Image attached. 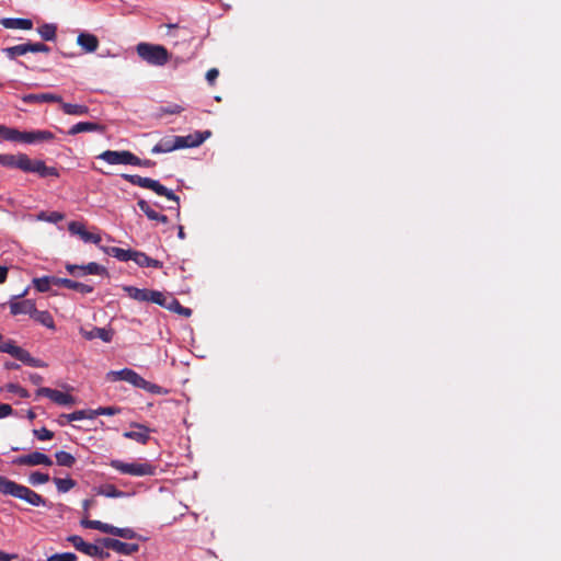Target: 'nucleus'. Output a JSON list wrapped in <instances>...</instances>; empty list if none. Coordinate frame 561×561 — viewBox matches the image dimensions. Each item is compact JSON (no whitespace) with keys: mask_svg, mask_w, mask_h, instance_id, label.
<instances>
[{"mask_svg":"<svg viewBox=\"0 0 561 561\" xmlns=\"http://www.w3.org/2000/svg\"><path fill=\"white\" fill-rule=\"evenodd\" d=\"M55 279H58V277H55V276H44V277H39V278H34L33 279V284H34V287L39 293H46V291H48L50 289L51 285H55Z\"/></svg>","mask_w":561,"mask_h":561,"instance_id":"f704fd0d","label":"nucleus"},{"mask_svg":"<svg viewBox=\"0 0 561 561\" xmlns=\"http://www.w3.org/2000/svg\"><path fill=\"white\" fill-rule=\"evenodd\" d=\"M183 111V107L179 104H172L162 108V112L165 114H180Z\"/></svg>","mask_w":561,"mask_h":561,"instance_id":"5fc2aeb1","label":"nucleus"},{"mask_svg":"<svg viewBox=\"0 0 561 561\" xmlns=\"http://www.w3.org/2000/svg\"><path fill=\"white\" fill-rule=\"evenodd\" d=\"M8 277V268L0 265V284L4 283Z\"/></svg>","mask_w":561,"mask_h":561,"instance_id":"052dcab7","label":"nucleus"},{"mask_svg":"<svg viewBox=\"0 0 561 561\" xmlns=\"http://www.w3.org/2000/svg\"><path fill=\"white\" fill-rule=\"evenodd\" d=\"M66 268L73 276H83L87 274L107 275L106 268L95 262H90L87 265L68 264Z\"/></svg>","mask_w":561,"mask_h":561,"instance_id":"f8f14e48","label":"nucleus"},{"mask_svg":"<svg viewBox=\"0 0 561 561\" xmlns=\"http://www.w3.org/2000/svg\"><path fill=\"white\" fill-rule=\"evenodd\" d=\"M131 165L142 167V168H153L156 165V161L150 159H140L136 154H134V160Z\"/></svg>","mask_w":561,"mask_h":561,"instance_id":"3c124183","label":"nucleus"},{"mask_svg":"<svg viewBox=\"0 0 561 561\" xmlns=\"http://www.w3.org/2000/svg\"><path fill=\"white\" fill-rule=\"evenodd\" d=\"M122 412V409L118 407H100L95 409L96 416L99 415H116Z\"/></svg>","mask_w":561,"mask_h":561,"instance_id":"49530a36","label":"nucleus"},{"mask_svg":"<svg viewBox=\"0 0 561 561\" xmlns=\"http://www.w3.org/2000/svg\"><path fill=\"white\" fill-rule=\"evenodd\" d=\"M0 24L11 30H31L33 27L32 20L21 18H3L0 20Z\"/></svg>","mask_w":561,"mask_h":561,"instance_id":"b1692460","label":"nucleus"},{"mask_svg":"<svg viewBox=\"0 0 561 561\" xmlns=\"http://www.w3.org/2000/svg\"><path fill=\"white\" fill-rule=\"evenodd\" d=\"M219 76V71L217 68H211L206 72V80L210 85H214L216 79Z\"/></svg>","mask_w":561,"mask_h":561,"instance_id":"864d4df0","label":"nucleus"},{"mask_svg":"<svg viewBox=\"0 0 561 561\" xmlns=\"http://www.w3.org/2000/svg\"><path fill=\"white\" fill-rule=\"evenodd\" d=\"M15 462L18 465H22V466H39V465L51 466L53 465L51 459L47 455H45L41 451H33L27 455H22L15 460Z\"/></svg>","mask_w":561,"mask_h":561,"instance_id":"a211bd4d","label":"nucleus"},{"mask_svg":"<svg viewBox=\"0 0 561 561\" xmlns=\"http://www.w3.org/2000/svg\"><path fill=\"white\" fill-rule=\"evenodd\" d=\"M156 221H159L161 224H168L169 222V219L165 215L163 214H159Z\"/></svg>","mask_w":561,"mask_h":561,"instance_id":"e2e57ef3","label":"nucleus"},{"mask_svg":"<svg viewBox=\"0 0 561 561\" xmlns=\"http://www.w3.org/2000/svg\"><path fill=\"white\" fill-rule=\"evenodd\" d=\"M68 230L70 233L79 236L84 242H91L99 244L101 242V236L88 231L83 224L79 221H70L68 224Z\"/></svg>","mask_w":561,"mask_h":561,"instance_id":"f3484780","label":"nucleus"},{"mask_svg":"<svg viewBox=\"0 0 561 561\" xmlns=\"http://www.w3.org/2000/svg\"><path fill=\"white\" fill-rule=\"evenodd\" d=\"M94 505H95V500H93V499H85L82 501V510H83V515H84L83 519H88L89 511Z\"/></svg>","mask_w":561,"mask_h":561,"instance_id":"603ef678","label":"nucleus"},{"mask_svg":"<svg viewBox=\"0 0 561 561\" xmlns=\"http://www.w3.org/2000/svg\"><path fill=\"white\" fill-rule=\"evenodd\" d=\"M122 178L129 182L133 185H137L142 188H148L153 191L159 196H164L169 201L175 203V206H171L170 209H175L178 216L180 215V197L175 195L171 190L162 185L159 181L152 180L150 178H142L137 174H122Z\"/></svg>","mask_w":561,"mask_h":561,"instance_id":"7ed1b4c3","label":"nucleus"},{"mask_svg":"<svg viewBox=\"0 0 561 561\" xmlns=\"http://www.w3.org/2000/svg\"><path fill=\"white\" fill-rule=\"evenodd\" d=\"M60 105L62 112L67 115L82 116L89 113V107L84 104H72L61 101Z\"/></svg>","mask_w":561,"mask_h":561,"instance_id":"c85d7f7f","label":"nucleus"},{"mask_svg":"<svg viewBox=\"0 0 561 561\" xmlns=\"http://www.w3.org/2000/svg\"><path fill=\"white\" fill-rule=\"evenodd\" d=\"M77 556L72 552L56 553L47 558L46 561H77Z\"/></svg>","mask_w":561,"mask_h":561,"instance_id":"c03bdc74","label":"nucleus"},{"mask_svg":"<svg viewBox=\"0 0 561 561\" xmlns=\"http://www.w3.org/2000/svg\"><path fill=\"white\" fill-rule=\"evenodd\" d=\"M133 261L140 267H153L161 268L163 263L159 260L149 257L146 253L140 251H135Z\"/></svg>","mask_w":561,"mask_h":561,"instance_id":"a878e982","label":"nucleus"},{"mask_svg":"<svg viewBox=\"0 0 561 561\" xmlns=\"http://www.w3.org/2000/svg\"><path fill=\"white\" fill-rule=\"evenodd\" d=\"M105 127L101 124L93 122H79L75 124L69 130L68 135L75 136L79 133H90V131H100L104 133Z\"/></svg>","mask_w":561,"mask_h":561,"instance_id":"5701e85b","label":"nucleus"},{"mask_svg":"<svg viewBox=\"0 0 561 561\" xmlns=\"http://www.w3.org/2000/svg\"><path fill=\"white\" fill-rule=\"evenodd\" d=\"M7 390L9 392H12V393H16L19 394L21 398H27L28 397V392L26 389L22 388L21 386L19 385H15V383H9L7 385Z\"/></svg>","mask_w":561,"mask_h":561,"instance_id":"8fccbe9b","label":"nucleus"},{"mask_svg":"<svg viewBox=\"0 0 561 561\" xmlns=\"http://www.w3.org/2000/svg\"><path fill=\"white\" fill-rule=\"evenodd\" d=\"M165 309L186 318L192 314V310L190 308L182 306L181 302L172 296L169 297V304Z\"/></svg>","mask_w":561,"mask_h":561,"instance_id":"72a5a7b5","label":"nucleus"},{"mask_svg":"<svg viewBox=\"0 0 561 561\" xmlns=\"http://www.w3.org/2000/svg\"><path fill=\"white\" fill-rule=\"evenodd\" d=\"M95 552H92L91 557H95V558H99L101 560H104L106 558H108L110 553L104 551L101 547H99L98 545L94 546V549Z\"/></svg>","mask_w":561,"mask_h":561,"instance_id":"6e6d98bb","label":"nucleus"},{"mask_svg":"<svg viewBox=\"0 0 561 561\" xmlns=\"http://www.w3.org/2000/svg\"><path fill=\"white\" fill-rule=\"evenodd\" d=\"M96 493L99 495H103L105 497H113V499L126 496L125 492L118 490L114 484H110V483L99 486L96 490Z\"/></svg>","mask_w":561,"mask_h":561,"instance_id":"7c9ffc66","label":"nucleus"},{"mask_svg":"<svg viewBox=\"0 0 561 561\" xmlns=\"http://www.w3.org/2000/svg\"><path fill=\"white\" fill-rule=\"evenodd\" d=\"M24 295H25V293H23L19 296H14L12 298V300L9 304L11 314H13V316L28 314L30 317H32V314L34 313L35 308H36L35 302L31 299H25L22 301L18 300L20 297H22Z\"/></svg>","mask_w":561,"mask_h":561,"instance_id":"2eb2a0df","label":"nucleus"},{"mask_svg":"<svg viewBox=\"0 0 561 561\" xmlns=\"http://www.w3.org/2000/svg\"><path fill=\"white\" fill-rule=\"evenodd\" d=\"M56 462L58 466L71 468L76 463V457L72 456L70 453L60 450L55 454Z\"/></svg>","mask_w":561,"mask_h":561,"instance_id":"c9c22d12","label":"nucleus"},{"mask_svg":"<svg viewBox=\"0 0 561 561\" xmlns=\"http://www.w3.org/2000/svg\"><path fill=\"white\" fill-rule=\"evenodd\" d=\"M80 332H81L82 336L89 341L94 340V339H100L103 342L108 343L113 339V331L107 330L105 328L94 327L89 331L81 329Z\"/></svg>","mask_w":561,"mask_h":561,"instance_id":"412c9836","label":"nucleus"},{"mask_svg":"<svg viewBox=\"0 0 561 561\" xmlns=\"http://www.w3.org/2000/svg\"><path fill=\"white\" fill-rule=\"evenodd\" d=\"M124 290L134 300H137V301H140V302H148L149 301L150 289L137 288V287H134V286H127V287L124 288Z\"/></svg>","mask_w":561,"mask_h":561,"instance_id":"cd10ccee","label":"nucleus"},{"mask_svg":"<svg viewBox=\"0 0 561 561\" xmlns=\"http://www.w3.org/2000/svg\"><path fill=\"white\" fill-rule=\"evenodd\" d=\"M110 466L121 472L133 477L154 476L157 467L150 462H124L118 459L110 461Z\"/></svg>","mask_w":561,"mask_h":561,"instance_id":"39448f33","label":"nucleus"},{"mask_svg":"<svg viewBox=\"0 0 561 561\" xmlns=\"http://www.w3.org/2000/svg\"><path fill=\"white\" fill-rule=\"evenodd\" d=\"M0 493L23 500L33 506H45L46 500L32 489L0 476Z\"/></svg>","mask_w":561,"mask_h":561,"instance_id":"f03ea898","label":"nucleus"},{"mask_svg":"<svg viewBox=\"0 0 561 561\" xmlns=\"http://www.w3.org/2000/svg\"><path fill=\"white\" fill-rule=\"evenodd\" d=\"M12 412H13V409L10 404L0 403V419L11 415Z\"/></svg>","mask_w":561,"mask_h":561,"instance_id":"4d7b16f0","label":"nucleus"},{"mask_svg":"<svg viewBox=\"0 0 561 561\" xmlns=\"http://www.w3.org/2000/svg\"><path fill=\"white\" fill-rule=\"evenodd\" d=\"M31 318L48 329H55L53 316L46 310L39 311L35 308V311Z\"/></svg>","mask_w":561,"mask_h":561,"instance_id":"2f4dec72","label":"nucleus"},{"mask_svg":"<svg viewBox=\"0 0 561 561\" xmlns=\"http://www.w3.org/2000/svg\"><path fill=\"white\" fill-rule=\"evenodd\" d=\"M55 138L54 134L49 130H32L21 131L20 142L34 144L39 141H49Z\"/></svg>","mask_w":561,"mask_h":561,"instance_id":"6ab92c4d","label":"nucleus"},{"mask_svg":"<svg viewBox=\"0 0 561 561\" xmlns=\"http://www.w3.org/2000/svg\"><path fill=\"white\" fill-rule=\"evenodd\" d=\"M62 219H64V215H62V214H60V213H58V211H53V213L49 215V218H48V220H49L50 222H58V221H60V220H62Z\"/></svg>","mask_w":561,"mask_h":561,"instance_id":"13d9d810","label":"nucleus"},{"mask_svg":"<svg viewBox=\"0 0 561 561\" xmlns=\"http://www.w3.org/2000/svg\"><path fill=\"white\" fill-rule=\"evenodd\" d=\"M141 385L142 386H139L138 388L144 389L150 393H156V394L162 393V387H160L159 385L152 383L150 381H147L144 378L141 379Z\"/></svg>","mask_w":561,"mask_h":561,"instance_id":"a18cd8bd","label":"nucleus"},{"mask_svg":"<svg viewBox=\"0 0 561 561\" xmlns=\"http://www.w3.org/2000/svg\"><path fill=\"white\" fill-rule=\"evenodd\" d=\"M36 394L49 398L59 405H72L76 403V399L71 394L48 387L38 388Z\"/></svg>","mask_w":561,"mask_h":561,"instance_id":"9d476101","label":"nucleus"},{"mask_svg":"<svg viewBox=\"0 0 561 561\" xmlns=\"http://www.w3.org/2000/svg\"><path fill=\"white\" fill-rule=\"evenodd\" d=\"M53 481L60 493H66L77 485V482L71 478H54Z\"/></svg>","mask_w":561,"mask_h":561,"instance_id":"4c0bfd02","label":"nucleus"},{"mask_svg":"<svg viewBox=\"0 0 561 561\" xmlns=\"http://www.w3.org/2000/svg\"><path fill=\"white\" fill-rule=\"evenodd\" d=\"M27 163L28 156L25 153H0V164L3 167L20 169L25 172V169H27Z\"/></svg>","mask_w":561,"mask_h":561,"instance_id":"dca6fc26","label":"nucleus"},{"mask_svg":"<svg viewBox=\"0 0 561 561\" xmlns=\"http://www.w3.org/2000/svg\"><path fill=\"white\" fill-rule=\"evenodd\" d=\"M137 205L139 207V209L145 213V215L148 217V219L150 220H156L158 215L160 213L156 211L150 205L148 202H146L145 199H139L137 202Z\"/></svg>","mask_w":561,"mask_h":561,"instance_id":"79ce46f5","label":"nucleus"},{"mask_svg":"<svg viewBox=\"0 0 561 561\" xmlns=\"http://www.w3.org/2000/svg\"><path fill=\"white\" fill-rule=\"evenodd\" d=\"M168 26H169V27H176V25H175V24H169Z\"/></svg>","mask_w":561,"mask_h":561,"instance_id":"774afa93","label":"nucleus"},{"mask_svg":"<svg viewBox=\"0 0 561 561\" xmlns=\"http://www.w3.org/2000/svg\"><path fill=\"white\" fill-rule=\"evenodd\" d=\"M28 53H49L50 48L43 43H26Z\"/></svg>","mask_w":561,"mask_h":561,"instance_id":"de8ad7c7","label":"nucleus"},{"mask_svg":"<svg viewBox=\"0 0 561 561\" xmlns=\"http://www.w3.org/2000/svg\"><path fill=\"white\" fill-rule=\"evenodd\" d=\"M98 159H101L108 164H130L134 160V153L128 150L114 151V150H105L98 156Z\"/></svg>","mask_w":561,"mask_h":561,"instance_id":"1a4fd4ad","label":"nucleus"},{"mask_svg":"<svg viewBox=\"0 0 561 561\" xmlns=\"http://www.w3.org/2000/svg\"><path fill=\"white\" fill-rule=\"evenodd\" d=\"M22 101L26 104L44 102L61 103V96L54 93L26 94L22 98Z\"/></svg>","mask_w":561,"mask_h":561,"instance_id":"393cba45","label":"nucleus"},{"mask_svg":"<svg viewBox=\"0 0 561 561\" xmlns=\"http://www.w3.org/2000/svg\"><path fill=\"white\" fill-rule=\"evenodd\" d=\"M77 44L85 51V53H94L99 47V38L91 33L82 32L77 37Z\"/></svg>","mask_w":561,"mask_h":561,"instance_id":"aec40b11","label":"nucleus"},{"mask_svg":"<svg viewBox=\"0 0 561 561\" xmlns=\"http://www.w3.org/2000/svg\"><path fill=\"white\" fill-rule=\"evenodd\" d=\"M106 379L111 380V381L123 380V381H126V382L133 385L134 387H137V388L139 386H142L141 385L142 377L130 368H123L121 370H111L107 373Z\"/></svg>","mask_w":561,"mask_h":561,"instance_id":"9b49d317","label":"nucleus"},{"mask_svg":"<svg viewBox=\"0 0 561 561\" xmlns=\"http://www.w3.org/2000/svg\"><path fill=\"white\" fill-rule=\"evenodd\" d=\"M67 541H69L78 551L91 557L92 552H95L93 543L85 542L82 537L78 535H71L67 538Z\"/></svg>","mask_w":561,"mask_h":561,"instance_id":"bb28decb","label":"nucleus"},{"mask_svg":"<svg viewBox=\"0 0 561 561\" xmlns=\"http://www.w3.org/2000/svg\"><path fill=\"white\" fill-rule=\"evenodd\" d=\"M55 285L56 286H61V287H65V288H68V289H72V290H76V291H79L81 294H90L93 291V286L91 285H88V284H83V283H80V282H76V280H72V279H69V278H60L58 277V279H55Z\"/></svg>","mask_w":561,"mask_h":561,"instance_id":"4be33fe9","label":"nucleus"},{"mask_svg":"<svg viewBox=\"0 0 561 561\" xmlns=\"http://www.w3.org/2000/svg\"><path fill=\"white\" fill-rule=\"evenodd\" d=\"M15 558H16L15 554H9V553H5V552L0 550V561H11V560H13Z\"/></svg>","mask_w":561,"mask_h":561,"instance_id":"bf43d9fd","label":"nucleus"},{"mask_svg":"<svg viewBox=\"0 0 561 561\" xmlns=\"http://www.w3.org/2000/svg\"><path fill=\"white\" fill-rule=\"evenodd\" d=\"M148 302H153L163 308H167L169 304V297H167L163 293L159 290L150 289Z\"/></svg>","mask_w":561,"mask_h":561,"instance_id":"a19ab883","label":"nucleus"},{"mask_svg":"<svg viewBox=\"0 0 561 561\" xmlns=\"http://www.w3.org/2000/svg\"><path fill=\"white\" fill-rule=\"evenodd\" d=\"M3 51L5 53V55L9 58L13 59V58H15L18 56H23V55L28 53L27 44L24 43V44L7 47V48L3 49Z\"/></svg>","mask_w":561,"mask_h":561,"instance_id":"ea45409f","label":"nucleus"},{"mask_svg":"<svg viewBox=\"0 0 561 561\" xmlns=\"http://www.w3.org/2000/svg\"><path fill=\"white\" fill-rule=\"evenodd\" d=\"M81 526L89 529L100 530L104 534L117 536L124 539H133L136 537V533L131 528H118L100 520L82 519Z\"/></svg>","mask_w":561,"mask_h":561,"instance_id":"0eeeda50","label":"nucleus"},{"mask_svg":"<svg viewBox=\"0 0 561 561\" xmlns=\"http://www.w3.org/2000/svg\"><path fill=\"white\" fill-rule=\"evenodd\" d=\"M33 434L39 440H49L54 437V433L46 427L34 430Z\"/></svg>","mask_w":561,"mask_h":561,"instance_id":"09e8293b","label":"nucleus"},{"mask_svg":"<svg viewBox=\"0 0 561 561\" xmlns=\"http://www.w3.org/2000/svg\"><path fill=\"white\" fill-rule=\"evenodd\" d=\"M57 26L55 24H43L37 27V33L44 41H54L56 38Z\"/></svg>","mask_w":561,"mask_h":561,"instance_id":"e433bc0d","label":"nucleus"},{"mask_svg":"<svg viewBox=\"0 0 561 561\" xmlns=\"http://www.w3.org/2000/svg\"><path fill=\"white\" fill-rule=\"evenodd\" d=\"M136 50L142 60L153 66H163L170 59L168 49L161 45L139 43Z\"/></svg>","mask_w":561,"mask_h":561,"instance_id":"20e7f679","label":"nucleus"},{"mask_svg":"<svg viewBox=\"0 0 561 561\" xmlns=\"http://www.w3.org/2000/svg\"><path fill=\"white\" fill-rule=\"evenodd\" d=\"M60 417H67V422L72 421H80L83 419H90L93 420L96 417L95 410L88 409V410H78L69 414H62Z\"/></svg>","mask_w":561,"mask_h":561,"instance_id":"473e14b6","label":"nucleus"},{"mask_svg":"<svg viewBox=\"0 0 561 561\" xmlns=\"http://www.w3.org/2000/svg\"><path fill=\"white\" fill-rule=\"evenodd\" d=\"M35 416H36V414L34 413V411H33V410H28V411H27V417H28L30 420H34V419H35Z\"/></svg>","mask_w":561,"mask_h":561,"instance_id":"338daca9","label":"nucleus"},{"mask_svg":"<svg viewBox=\"0 0 561 561\" xmlns=\"http://www.w3.org/2000/svg\"><path fill=\"white\" fill-rule=\"evenodd\" d=\"M49 481V476L39 471L32 472L28 477V482L32 485L44 484Z\"/></svg>","mask_w":561,"mask_h":561,"instance_id":"37998d69","label":"nucleus"},{"mask_svg":"<svg viewBox=\"0 0 561 561\" xmlns=\"http://www.w3.org/2000/svg\"><path fill=\"white\" fill-rule=\"evenodd\" d=\"M5 368L7 369H18V368H20V365L15 364V363H5Z\"/></svg>","mask_w":561,"mask_h":561,"instance_id":"0e129e2a","label":"nucleus"},{"mask_svg":"<svg viewBox=\"0 0 561 561\" xmlns=\"http://www.w3.org/2000/svg\"><path fill=\"white\" fill-rule=\"evenodd\" d=\"M100 543L106 549H111L117 553L126 556L133 554L139 550V546L137 543L124 542L108 537L100 539Z\"/></svg>","mask_w":561,"mask_h":561,"instance_id":"6e6552de","label":"nucleus"},{"mask_svg":"<svg viewBox=\"0 0 561 561\" xmlns=\"http://www.w3.org/2000/svg\"><path fill=\"white\" fill-rule=\"evenodd\" d=\"M130 427L135 428L133 431H126L123 433V436L128 439H133L139 444L146 445L150 439L151 430L141 423H131Z\"/></svg>","mask_w":561,"mask_h":561,"instance_id":"4468645a","label":"nucleus"},{"mask_svg":"<svg viewBox=\"0 0 561 561\" xmlns=\"http://www.w3.org/2000/svg\"><path fill=\"white\" fill-rule=\"evenodd\" d=\"M21 131L15 128H10L4 125H0V137L4 140L21 141Z\"/></svg>","mask_w":561,"mask_h":561,"instance_id":"58836bf2","label":"nucleus"},{"mask_svg":"<svg viewBox=\"0 0 561 561\" xmlns=\"http://www.w3.org/2000/svg\"><path fill=\"white\" fill-rule=\"evenodd\" d=\"M0 352L8 353L15 359L31 367H46V364L33 357L26 350L15 345L14 341L8 340L5 342L0 341Z\"/></svg>","mask_w":561,"mask_h":561,"instance_id":"423d86ee","label":"nucleus"},{"mask_svg":"<svg viewBox=\"0 0 561 561\" xmlns=\"http://www.w3.org/2000/svg\"><path fill=\"white\" fill-rule=\"evenodd\" d=\"M202 133L188 136H165L161 138L151 149L152 153H167L173 150L197 147L205 141Z\"/></svg>","mask_w":561,"mask_h":561,"instance_id":"f257e3e1","label":"nucleus"},{"mask_svg":"<svg viewBox=\"0 0 561 561\" xmlns=\"http://www.w3.org/2000/svg\"><path fill=\"white\" fill-rule=\"evenodd\" d=\"M106 253L115 259H117L118 261L121 262H127L129 260L133 261V257H134V254L135 253V250H125V249H122V248H117V247H111L108 249H106Z\"/></svg>","mask_w":561,"mask_h":561,"instance_id":"c756f323","label":"nucleus"},{"mask_svg":"<svg viewBox=\"0 0 561 561\" xmlns=\"http://www.w3.org/2000/svg\"><path fill=\"white\" fill-rule=\"evenodd\" d=\"M25 172L36 173L41 178H59L57 168L48 167L43 160H32L30 157Z\"/></svg>","mask_w":561,"mask_h":561,"instance_id":"ddd939ff","label":"nucleus"},{"mask_svg":"<svg viewBox=\"0 0 561 561\" xmlns=\"http://www.w3.org/2000/svg\"><path fill=\"white\" fill-rule=\"evenodd\" d=\"M178 236H179L180 239H184L185 238L184 228L182 226L179 227Z\"/></svg>","mask_w":561,"mask_h":561,"instance_id":"69168bd1","label":"nucleus"},{"mask_svg":"<svg viewBox=\"0 0 561 561\" xmlns=\"http://www.w3.org/2000/svg\"><path fill=\"white\" fill-rule=\"evenodd\" d=\"M30 379H31V381H32L34 385H39V383H42V381H43V377H42L41 375H38V374H32V375L30 376Z\"/></svg>","mask_w":561,"mask_h":561,"instance_id":"680f3d73","label":"nucleus"}]
</instances>
